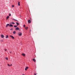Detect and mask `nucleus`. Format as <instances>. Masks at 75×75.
Wrapping results in <instances>:
<instances>
[{
    "label": "nucleus",
    "mask_w": 75,
    "mask_h": 75,
    "mask_svg": "<svg viewBox=\"0 0 75 75\" xmlns=\"http://www.w3.org/2000/svg\"><path fill=\"white\" fill-rule=\"evenodd\" d=\"M9 53H10V54H11V52H9Z\"/></svg>",
    "instance_id": "nucleus-26"
},
{
    "label": "nucleus",
    "mask_w": 75,
    "mask_h": 75,
    "mask_svg": "<svg viewBox=\"0 0 75 75\" xmlns=\"http://www.w3.org/2000/svg\"><path fill=\"white\" fill-rule=\"evenodd\" d=\"M33 61H34L35 62H36V60H35V59H33Z\"/></svg>",
    "instance_id": "nucleus-13"
},
{
    "label": "nucleus",
    "mask_w": 75,
    "mask_h": 75,
    "mask_svg": "<svg viewBox=\"0 0 75 75\" xmlns=\"http://www.w3.org/2000/svg\"><path fill=\"white\" fill-rule=\"evenodd\" d=\"M4 51H7V50L6 49H4Z\"/></svg>",
    "instance_id": "nucleus-22"
},
{
    "label": "nucleus",
    "mask_w": 75,
    "mask_h": 75,
    "mask_svg": "<svg viewBox=\"0 0 75 75\" xmlns=\"http://www.w3.org/2000/svg\"><path fill=\"white\" fill-rule=\"evenodd\" d=\"M16 33V31H14L13 32V34H15Z\"/></svg>",
    "instance_id": "nucleus-11"
},
{
    "label": "nucleus",
    "mask_w": 75,
    "mask_h": 75,
    "mask_svg": "<svg viewBox=\"0 0 75 75\" xmlns=\"http://www.w3.org/2000/svg\"><path fill=\"white\" fill-rule=\"evenodd\" d=\"M23 27H25V25H23Z\"/></svg>",
    "instance_id": "nucleus-24"
},
{
    "label": "nucleus",
    "mask_w": 75,
    "mask_h": 75,
    "mask_svg": "<svg viewBox=\"0 0 75 75\" xmlns=\"http://www.w3.org/2000/svg\"><path fill=\"white\" fill-rule=\"evenodd\" d=\"M9 37H11L12 39H14V37H13V36L10 35Z\"/></svg>",
    "instance_id": "nucleus-2"
},
{
    "label": "nucleus",
    "mask_w": 75,
    "mask_h": 75,
    "mask_svg": "<svg viewBox=\"0 0 75 75\" xmlns=\"http://www.w3.org/2000/svg\"><path fill=\"white\" fill-rule=\"evenodd\" d=\"M22 55H23V56L24 57H25V54L24 53L22 54Z\"/></svg>",
    "instance_id": "nucleus-6"
},
{
    "label": "nucleus",
    "mask_w": 75,
    "mask_h": 75,
    "mask_svg": "<svg viewBox=\"0 0 75 75\" xmlns=\"http://www.w3.org/2000/svg\"><path fill=\"white\" fill-rule=\"evenodd\" d=\"M18 35H19V36H21V35H22V33H21V32L18 33Z\"/></svg>",
    "instance_id": "nucleus-1"
},
{
    "label": "nucleus",
    "mask_w": 75,
    "mask_h": 75,
    "mask_svg": "<svg viewBox=\"0 0 75 75\" xmlns=\"http://www.w3.org/2000/svg\"><path fill=\"white\" fill-rule=\"evenodd\" d=\"M9 27H13V25H12L11 24H10V25H9Z\"/></svg>",
    "instance_id": "nucleus-10"
},
{
    "label": "nucleus",
    "mask_w": 75,
    "mask_h": 75,
    "mask_svg": "<svg viewBox=\"0 0 75 75\" xmlns=\"http://www.w3.org/2000/svg\"><path fill=\"white\" fill-rule=\"evenodd\" d=\"M1 37H2V38H4V35H1Z\"/></svg>",
    "instance_id": "nucleus-5"
},
{
    "label": "nucleus",
    "mask_w": 75,
    "mask_h": 75,
    "mask_svg": "<svg viewBox=\"0 0 75 75\" xmlns=\"http://www.w3.org/2000/svg\"><path fill=\"white\" fill-rule=\"evenodd\" d=\"M8 66H9V67H10V64H8Z\"/></svg>",
    "instance_id": "nucleus-23"
},
{
    "label": "nucleus",
    "mask_w": 75,
    "mask_h": 75,
    "mask_svg": "<svg viewBox=\"0 0 75 75\" xmlns=\"http://www.w3.org/2000/svg\"><path fill=\"white\" fill-rule=\"evenodd\" d=\"M0 41H1V42H3V41H4L3 40H1Z\"/></svg>",
    "instance_id": "nucleus-21"
},
{
    "label": "nucleus",
    "mask_w": 75,
    "mask_h": 75,
    "mask_svg": "<svg viewBox=\"0 0 75 75\" xmlns=\"http://www.w3.org/2000/svg\"><path fill=\"white\" fill-rule=\"evenodd\" d=\"M11 66H12V64H11Z\"/></svg>",
    "instance_id": "nucleus-29"
},
{
    "label": "nucleus",
    "mask_w": 75,
    "mask_h": 75,
    "mask_svg": "<svg viewBox=\"0 0 75 75\" xmlns=\"http://www.w3.org/2000/svg\"><path fill=\"white\" fill-rule=\"evenodd\" d=\"M18 6H20V2H19L18 3Z\"/></svg>",
    "instance_id": "nucleus-8"
},
{
    "label": "nucleus",
    "mask_w": 75,
    "mask_h": 75,
    "mask_svg": "<svg viewBox=\"0 0 75 75\" xmlns=\"http://www.w3.org/2000/svg\"><path fill=\"white\" fill-rule=\"evenodd\" d=\"M11 24H15V23L14 22H12Z\"/></svg>",
    "instance_id": "nucleus-19"
},
{
    "label": "nucleus",
    "mask_w": 75,
    "mask_h": 75,
    "mask_svg": "<svg viewBox=\"0 0 75 75\" xmlns=\"http://www.w3.org/2000/svg\"><path fill=\"white\" fill-rule=\"evenodd\" d=\"M9 16H11V14L9 13Z\"/></svg>",
    "instance_id": "nucleus-25"
},
{
    "label": "nucleus",
    "mask_w": 75,
    "mask_h": 75,
    "mask_svg": "<svg viewBox=\"0 0 75 75\" xmlns=\"http://www.w3.org/2000/svg\"><path fill=\"white\" fill-rule=\"evenodd\" d=\"M15 30H20V29L18 27H17L16 28Z\"/></svg>",
    "instance_id": "nucleus-3"
},
{
    "label": "nucleus",
    "mask_w": 75,
    "mask_h": 75,
    "mask_svg": "<svg viewBox=\"0 0 75 75\" xmlns=\"http://www.w3.org/2000/svg\"><path fill=\"white\" fill-rule=\"evenodd\" d=\"M28 27H26L25 28V29L26 30H27L28 29Z\"/></svg>",
    "instance_id": "nucleus-12"
},
{
    "label": "nucleus",
    "mask_w": 75,
    "mask_h": 75,
    "mask_svg": "<svg viewBox=\"0 0 75 75\" xmlns=\"http://www.w3.org/2000/svg\"><path fill=\"white\" fill-rule=\"evenodd\" d=\"M5 59H6V60H8V58L7 57H5Z\"/></svg>",
    "instance_id": "nucleus-18"
},
{
    "label": "nucleus",
    "mask_w": 75,
    "mask_h": 75,
    "mask_svg": "<svg viewBox=\"0 0 75 75\" xmlns=\"http://www.w3.org/2000/svg\"><path fill=\"white\" fill-rule=\"evenodd\" d=\"M27 69H28V67H27L25 68V71H27Z\"/></svg>",
    "instance_id": "nucleus-4"
},
{
    "label": "nucleus",
    "mask_w": 75,
    "mask_h": 75,
    "mask_svg": "<svg viewBox=\"0 0 75 75\" xmlns=\"http://www.w3.org/2000/svg\"><path fill=\"white\" fill-rule=\"evenodd\" d=\"M8 25H10V24H7L6 25V27H7Z\"/></svg>",
    "instance_id": "nucleus-9"
},
{
    "label": "nucleus",
    "mask_w": 75,
    "mask_h": 75,
    "mask_svg": "<svg viewBox=\"0 0 75 75\" xmlns=\"http://www.w3.org/2000/svg\"><path fill=\"white\" fill-rule=\"evenodd\" d=\"M14 27L16 28L17 27V25H14Z\"/></svg>",
    "instance_id": "nucleus-20"
},
{
    "label": "nucleus",
    "mask_w": 75,
    "mask_h": 75,
    "mask_svg": "<svg viewBox=\"0 0 75 75\" xmlns=\"http://www.w3.org/2000/svg\"><path fill=\"white\" fill-rule=\"evenodd\" d=\"M9 16H8L6 17V20H8V18H9Z\"/></svg>",
    "instance_id": "nucleus-14"
},
{
    "label": "nucleus",
    "mask_w": 75,
    "mask_h": 75,
    "mask_svg": "<svg viewBox=\"0 0 75 75\" xmlns=\"http://www.w3.org/2000/svg\"><path fill=\"white\" fill-rule=\"evenodd\" d=\"M28 23H31V20H29L28 21Z\"/></svg>",
    "instance_id": "nucleus-7"
},
{
    "label": "nucleus",
    "mask_w": 75,
    "mask_h": 75,
    "mask_svg": "<svg viewBox=\"0 0 75 75\" xmlns=\"http://www.w3.org/2000/svg\"><path fill=\"white\" fill-rule=\"evenodd\" d=\"M16 24L17 25H19V23H18V22H16Z\"/></svg>",
    "instance_id": "nucleus-15"
},
{
    "label": "nucleus",
    "mask_w": 75,
    "mask_h": 75,
    "mask_svg": "<svg viewBox=\"0 0 75 75\" xmlns=\"http://www.w3.org/2000/svg\"><path fill=\"white\" fill-rule=\"evenodd\" d=\"M8 35H7L6 37V38H8Z\"/></svg>",
    "instance_id": "nucleus-16"
},
{
    "label": "nucleus",
    "mask_w": 75,
    "mask_h": 75,
    "mask_svg": "<svg viewBox=\"0 0 75 75\" xmlns=\"http://www.w3.org/2000/svg\"><path fill=\"white\" fill-rule=\"evenodd\" d=\"M12 20H15V21H17V20H16V19H14V18H12Z\"/></svg>",
    "instance_id": "nucleus-17"
},
{
    "label": "nucleus",
    "mask_w": 75,
    "mask_h": 75,
    "mask_svg": "<svg viewBox=\"0 0 75 75\" xmlns=\"http://www.w3.org/2000/svg\"><path fill=\"white\" fill-rule=\"evenodd\" d=\"M34 75H36V73H35L34 74Z\"/></svg>",
    "instance_id": "nucleus-28"
},
{
    "label": "nucleus",
    "mask_w": 75,
    "mask_h": 75,
    "mask_svg": "<svg viewBox=\"0 0 75 75\" xmlns=\"http://www.w3.org/2000/svg\"><path fill=\"white\" fill-rule=\"evenodd\" d=\"M12 7H14V5H13Z\"/></svg>",
    "instance_id": "nucleus-27"
}]
</instances>
